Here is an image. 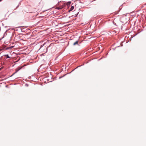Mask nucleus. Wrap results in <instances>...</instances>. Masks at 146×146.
<instances>
[{
	"instance_id": "obj_4",
	"label": "nucleus",
	"mask_w": 146,
	"mask_h": 146,
	"mask_svg": "<svg viewBox=\"0 0 146 146\" xmlns=\"http://www.w3.org/2000/svg\"><path fill=\"white\" fill-rule=\"evenodd\" d=\"M74 9V6H72L71 8H70V11Z\"/></svg>"
},
{
	"instance_id": "obj_5",
	"label": "nucleus",
	"mask_w": 146,
	"mask_h": 146,
	"mask_svg": "<svg viewBox=\"0 0 146 146\" xmlns=\"http://www.w3.org/2000/svg\"><path fill=\"white\" fill-rule=\"evenodd\" d=\"M5 56L7 58H10V57L8 55H5Z\"/></svg>"
},
{
	"instance_id": "obj_1",
	"label": "nucleus",
	"mask_w": 146,
	"mask_h": 146,
	"mask_svg": "<svg viewBox=\"0 0 146 146\" xmlns=\"http://www.w3.org/2000/svg\"><path fill=\"white\" fill-rule=\"evenodd\" d=\"M78 41H76L73 43V45H78Z\"/></svg>"
},
{
	"instance_id": "obj_2",
	"label": "nucleus",
	"mask_w": 146,
	"mask_h": 146,
	"mask_svg": "<svg viewBox=\"0 0 146 146\" xmlns=\"http://www.w3.org/2000/svg\"><path fill=\"white\" fill-rule=\"evenodd\" d=\"M21 68H18L16 69V72L15 73L17 72L18 71H19L20 69H21Z\"/></svg>"
},
{
	"instance_id": "obj_6",
	"label": "nucleus",
	"mask_w": 146,
	"mask_h": 146,
	"mask_svg": "<svg viewBox=\"0 0 146 146\" xmlns=\"http://www.w3.org/2000/svg\"><path fill=\"white\" fill-rule=\"evenodd\" d=\"M2 0H0V2Z\"/></svg>"
},
{
	"instance_id": "obj_3",
	"label": "nucleus",
	"mask_w": 146,
	"mask_h": 146,
	"mask_svg": "<svg viewBox=\"0 0 146 146\" xmlns=\"http://www.w3.org/2000/svg\"><path fill=\"white\" fill-rule=\"evenodd\" d=\"M63 6H61L60 7H57V9H62V8H63Z\"/></svg>"
}]
</instances>
